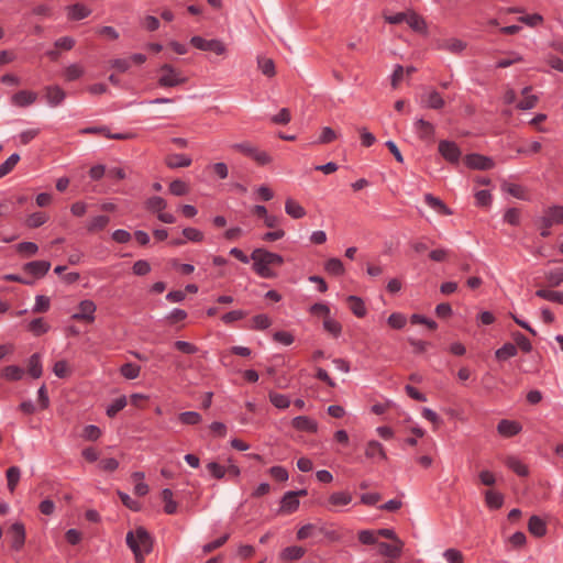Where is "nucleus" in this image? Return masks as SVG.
<instances>
[{"mask_svg":"<svg viewBox=\"0 0 563 563\" xmlns=\"http://www.w3.org/2000/svg\"><path fill=\"white\" fill-rule=\"evenodd\" d=\"M51 264L46 261L30 262L24 265V271L35 277H43L49 269Z\"/></svg>","mask_w":563,"mask_h":563,"instance_id":"dca6fc26","label":"nucleus"},{"mask_svg":"<svg viewBox=\"0 0 563 563\" xmlns=\"http://www.w3.org/2000/svg\"><path fill=\"white\" fill-rule=\"evenodd\" d=\"M38 247L33 242H22L18 244V251L25 255V256H32L37 252Z\"/></svg>","mask_w":563,"mask_h":563,"instance_id":"69168bd1","label":"nucleus"},{"mask_svg":"<svg viewBox=\"0 0 563 563\" xmlns=\"http://www.w3.org/2000/svg\"><path fill=\"white\" fill-rule=\"evenodd\" d=\"M254 271L263 278L275 277L273 267L280 266L284 260L276 253L268 252L264 249H255L251 254Z\"/></svg>","mask_w":563,"mask_h":563,"instance_id":"f257e3e1","label":"nucleus"},{"mask_svg":"<svg viewBox=\"0 0 563 563\" xmlns=\"http://www.w3.org/2000/svg\"><path fill=\"white\" fill-rule=\"evenodd\" d=\"M406 23L416 32H424V20L415 12H407Z\"/></svg>","mask_w":563,"mask_h":563,"instance_id":"cd10ccee","label":"nucleus"},{"mask_svg":"<svg viewBox=\"0 0 563 563\" xmlns=\"http://www.w3.org/2000/svg\"><path fill=\"white\" fill-rule=\"evenodd\" d=\"M358 540L364 544H377V533L372 530H362L358 532Z\"/></svg>","mask_w":563,"mask_h":563,"instance_id":"bf43d9fd","label":"nucleus"},{"mask_svg":"<svg viewBox=\"0 0 563 563\" xmlns=\"http://www.w3.org/2000/svg\"><path fill=\"white\" fill-rule=\"evenodd\" d=\"M506 465L512 470L515 473H517L519 476H526L528 475V468L526 465H523L517 457L515 456H508L505 460Z\"/></svg>","mask_w":563,"mask_h":563,"instance_id":"e433bc0d","label":"nucleus"},{"mask_svg":"<svg viewBox=\"0 0 563 563\" xmlns=\"http://www.w3.org/2000/svg\"><path fill=\"white\" fill-rule=\"evenodd\" d=\"M178 419L185 424H197L201 421V416L196 411H185L178 416Z\"/></svg>","mask_w":563,"mask_h":563,"instance_id":"864d4df0","label":"nucleus"},{"mask_svg":"<svg viewBox=\"0 0 563 563\" xmlns=\"http://www.w3.org/2000/svg\"><path fill=\"white\" fill-rule=\"evenodd\" d=\"M325 271L332 275H342L344 273V266L339 258H330L324 266Z\"/></svg>","mask_w":563,"mask_h":563,"instance_id":"c03bdc74","label":"nucleus"},{"mask_svg":"<svg viewBox=\"0 0 563 563\" xmlns=\"http://www.w3.org/2000/svg\"><path fill=\"white\" fill-rule=\"evenodd\" d=\"M501 190L517 199L529 200V192H528L527 188L519 184L503 180L501 181Z\"/></svg>","mask_w":563,"mask_h":563,"instance_id":"9b49d317","label":"nucleus"},{"mask_svg":"<svg viewBox=\"0 0 563 563\" xmlns=\"http://www.w3.org/2000/svg\"><path fill=\"white\" fill-rule=\"evenodd\" d=\"M20 161V156L18 154H12L4 163L0 165V178L8 175L14 166Z\"/></svg>","mask_w":563,"mask_h":563,"instance_id":"49530a36","label":"nucleus"},{"mask_svg":"<svg viewBox=\"0 0 563 563\" xmlns=\"http://www.w3.org/2000/svg\"><path fill=\"white\" fill-rule=\"evenodd\" d=\"M29 329L34 335H41L48 331L49 325L42 318H37L30 322Z\"/></svg>","mask_w":563,"mask_h":563,"instance_id":"a18cd8bd","label":"nucleus"},{"mask_svg":"<svg viewBox=\"0 0 563 563\" xmlns=\"http://www.w3.org/2000/svg\"><path fill=\"white\" fill-rule=\"evenodd\" d=\"M44 96L48 106L55 108L63 103L66 92L59 86L53 85L44 88Z\"/></svg>","mask_w":563,"mask_h":563,"instance_id":"6e6552de","label":"nucleus"},{"mask_svg":"<svg viewBox=\"0 0 563 563\" xmlns=\"http://www.w3.org/2000/svg\"><path fill=\"white\" fill-rule=\"evenodd\" d=\"M268 397L269 401L278 409H286L290 405L289 398L283 394L271 391Z\"/></svg>","mask_w":563,"mask_h":563,"instance_id":"a19ab883","label":"nucleus"},{"mask_svg":"<svg viewBox=\"0 0 563 563\" xmlns=\"http://www.w3.org/2000/svg\"><path fill=\"white\" fill-rule=\"evenodd\" d=\"M485 501L488 507L490 508H500L504 503V497L501 494L494 492V490H487L485 493Z\"/></svg>","mask_w":563,"mask_h":563,"instance_id":"58836bf2","label":"nucleus"},{"mask_svg":"<svg viewBox=\"0 0 563 563\" xmlns=\"http://www.w3.org/2000/svg\"><path fill=\"white\" fill-rule=\"evenodd\" d=\"M378 552L387 559H398L401 554L404 542L401 540L393 541V543L378 542Z\"/></svg>","mask_w":563,"mask_h":563,"instance_id":"1a4fd4ad","label":"nucleus"},{"mask_svg":"<svg viewBox=\"0 0 563 563\" xmlns=\"http://www.w3.org/2000/svg\"><path fill=\"white\" fill-rule=\"evenodd\" d=\"M517 354V346L511 343H506L500 349H498L495 353L498 360H507Z\"/></svg>","mask_w":563,"mask_h":563,"instance_id":"37998d69","label":"nucleus"},{"mask_svg":"<svg viewBox=\"0 0 563 563\" xmlns=\"http://www.w3.org/2000/svg\"><path fill=\"white\" fill-rule=\"evenodd\" d=\"M323 327L325 331L333 334L334 336H338L341 332V324L329 317L324 318Z\"/></svg>","mask_w":563,"mask_h":563,"instance_id":"680f3d73","label":"nucleus"},{"mask_svg":"<svg viewBox=\"0 0 563 563\" xmlns=\"http://www.w3.org/2000/svg\"><path fill=\"white\" fill-rule=\"evenodd\" d=\"M126 406V398L124 396L115 399L107 409L109 417H114L120 410Z\"/></svg>","mask_w":563,"mask_h":563,"instance_id":"6e6d98bb","label":"nucleus"},{"mask_svg":"<svg viewBox=\"0 0 563 563\" xmlns=\"http://www.w3.org/2000/svg\"><path fill=\"white\" fill-rule=\"evenodd\" d=\"M146 206L148 210L158 214L166 208L167 203L163 198L155 196L147 200Z\"/></svg>","mask_w":563,"mask_h":563,"instance_id":"09e8293b","label":"nucleus"},{"mask_svg":"<svg viewBox=\"0 0 563 563\" xmlns=\"http://www.w3.org/2000/svg\"><path fill=\"white\" fill-rule=\"evenodd\" d=\"M37 95L29 90H20L12 96V103L18 107H27L35 102Z\"/></svg>","mask_w":563,"mask_h":563,"instance_id":"4468645a","label":"nucleus"},{"mask_svg":"<svg viewBox=\"0 0 563 563\" xmlns=\"http://www.w3.org/2000/svg\"><path fill=\"white\" fill-rule=\"evenodd\" d=\"M47 216L43 212H34L26 219V225L30 228H38L47 221Z\"/></svg>","mask_w":563,"mask_h":563,"instance_id":"3c124183","label":"nucleus"},{"mask_svg":"<svg viewBox=\"0 0 563 563\" xmlns=\"http://www.w3.org/2000/svg\"><path fill=\"white\" fill-rule=\"evenodd\" d=\"M464 163L468 168L477 170H488L495 167L493 158L481 154L466 155L464 157Z\"/></svg>","mask_w":563,"mask_h":563,"instance_id":"39448f33","label":"nucleus"},{"mask_svg":"<svg viewBox=\"0 0 563 563\" xmlns=\"http://www.w3.org/2000/svg\"><path fill=\"white\" fill-rule=\"evenodd\" d=\"M299 494H306L305 490L299 492ZM299 506L298 493L289 492L287 493L282 500V509L287 512L295 511Z\"/></svg>","mask_w":563,"mask_h":563,"instance_id":"4be33fe9","label":"nucleus"},{"mask_svg":"<svg viewBox=\"0 0 563 563\" xmlns=\"http://www.w3.org/2000/svg\"><path fill=\"white\" fill-rule=\"evenodd\" d=\"M1 375L7 380L15 382L23 377L24 371L16 365H9L2 369Z\"/></svg>","mask_w":563,"mask_h":563,"instance_id":"c756f323","label":"nucleus"},{"mask_svg":"<svg viewBox=\"0 0 563 563\" xmlns=\"http://www.w3.org/2000/svg\"><path fill=\"white\" fill-rule=\"evenodd\" d=\"M9 533L12 537V547L15 550H20L25 542V529L20 522H15L11 526Z\"/></svg>","mask_w":563,"mask_h":563,"instance_id":"2eb2a0df","label":"nucleus"},{"mask_svg":"<svg viewBox=\"0 0 563 563\" xmlns=\"http://www.w3.org/2000/svg\"><path fill=\"white\" fill-rule=\"evenodd\" d=\"M207 468L210 472V474L217 479H222L227 474V467L216 462L208 463Z\"/></svg>","mask_w":563,"mask_h":563,"instance_id":"5fc2aeb1","label":"nucleus"},{"mask_svg":"<svg viewBox=\"0 0 563 563\" xmlns=\"http://www.w3.org/2000/svg\"><path fill=\"white\" fill-rule=\"evenodd\" d=\"M439 49L448 51L452 54H459L466 48V43L460 38L448 37L440 40L437 44Z\"/></svg>","mask_w":563,"mask_h":563,"instance_id":"9d476101","label":"nucleus"},{"mask_svg":"<svg viewBox=\"0 0 563 563\" xmlns=\"http://www.w3.org/2000/svg\"><path fill=\"white\" fill-rule=\"evenodd\" d=\"M257 66L265 76L273 77L275 75V64L273 59L260 56L257 58Z\"/></svg>","mask_w":563,"mask_h":563,"instance_id":"c9c22d12","label":"nucleus"},{"mask_svg":"<svg viewBox=\"0 0 563 563\" xmlns=\"http://www.w3.org/2000/svg\"><path fill=\"white\" fill-rule=\"evenodd\" d=\"M529 532L536 537H543L547 532L544 521L538 516H532L528 522Z\"/></svg>","mask_w":563,"mask_h":563,"instance_id":"a878e982","label":"nucleus"},{"mask_svg":"<svg viewBox=\"0 0 563 563\" xmlns=\"http://www.w3.org/2000/svg\"><path fill=\"white\" fill-rule=\"evenodd\" d=\"M190 44L198 49L210 51L217 55H223L227 52L224 43L219 40H205L201 36H192Z\"/></svg>","mask_w":563,"mask_h":563,"instance_id":"20e7f679","label":"nucleus"},{"mask_svg":"<svg viewBox=\"0 0 563 563\" xmlns=\"http://www.w3.org/2000/svg\"><path fill=\"white\" fill-rule=\"evenodd\" d=\"M547 280L550 286L556 287L563 282V268H555L545 274Z\"/></svg>","mask_w":563,"mask_h":563,"instance_id":"de8ad7c7","label":"nucleus"},{"mask_svg":"<svg viewBox=\"0 0 563 563\" xmlns=\"http://www.w3.org/2000/svg\"><path fill=\"white\" fill-rule=\"evenodd\" d=\"M49 309V298L46 296L38 295L35 298V306L33 311L36 313L46 312Z\"/></svg>","mask_w":563,"mask_h":563,"instance_id":"13d9d810","label":"nucleus"},{"mask_svg":"<svg viewBox=\"0 0 563 563\" xmlns=\"http://www.w3.org/2000/svg\"><path fill=\"white\" fill-rule=\"evenodd\" d=\"M126 544L133 552L135 562L144 563L145 555L153 549V539L143 527H137L134 531L128 532Z\"/></svg>","mask_w":563,"mask_h":563,"instance_id":"f03ea898","label":"nucleus"},{"mask_svg":"<svg viewBox=\"0 0 563 563\" xmlns=\"http://www.w3.org/2000/svg\"><path fill=\"white\" fill-rule=\"evenodd\" d=\"M253 328L256 330H264L272 323L271 319L266 314H257L252 319Z\"/></svg>","mask_w":563,"mask_h":563,"instance_id":"052dcab7","label":"nucleus"},{"mask_svg":"<svg viewBox=\"0 0 563 563\" xmlns=\"http://www.w3.org/2000/svg\"><path fill=\"white\" fill-rule=\"evenodd\" d=\"M536 295L540 298L563 305V292L547 289L537 290Z\"/></svg>","mask_w":563,"mask_h":563,"instance_id":"79ce46f5","label":"nucleus"},{"mask_svg":"<svg viewBox=\"0 0 563 563\" xmlns=\"http://www.w3.org/2000/svg\"><path fill=\"white\" fill-rule=\"evenodd\" d=\"M422 101L423 103L430 108V109H441L444 107V100L443 98L441 97V95L435 91V90H430L428 91L423 97H422Z\"/></svg>","mask_w":563,"mask_h":563,"instance_id":"412c9836","label":"nucleus"},{"mask_svg":"<svg viewBox=\"0 0 563 563\" xmlns=\"http://www.w3.org/2000/svg\"><path fill=\"white\" fill-rule=\"evenodd\" d=\"M285 211L294 219H301L306 216V210L296 200L288 198L285 202Z\"/></svg>","mask_w":563,"mask_h":563,"instance_id":"393cba45","label":"nucleus"},{"mask_svg":"<svg viewBox=\"0 0 563 563\" xmlns=\"http://www.w3.org/2000/svg\"><path fill=\"white\" fill-rule=\"evenodd\" d=\"M347 303H349L350 309L356 317L362 318L365 316L366 309H365L364 302L361 298L355 297V296H350L347 298Z\"/></svg>","mask_w":563,"mask_h":563,"instance_id":"72a5a7b5","label":"nucleus"},{"mask_svg":"<svg viewBox=\"0 0 563 563\" xmlns=\"http://www.w3.org/2000/svg\"><path fill=\"white\" fill-rule=\"evenodd\" d=\"M514 340L519 349H521L523 352H530L532 349V345L530 341L520 332L514 333Z\"/></svg>","mask_w":563,"mask_h":563,"instance_id":"e2e57ef3","label":"nucleus"},{"mask_svg":"<svg viewBox=\"0 0 563 563\" xmlns=\"http://www.w3.org/2000/svg\"><path fill=\"white\" fill-rule=\"evenodd\" d=\"M69 20L79 21L91 14V10L82 3H75L66 8Z\"/></svg>","mask_w":563,"mask_h":563,"instance_id":"f3484780","label":"nucleus"},{"mask_svg":"<svg viewBox=\"0 0 563 563\" xmlns=\"http://www.w3.org/2000/svg\"><path fill=\"white\" fill-rule=\"evenodd\" d=\"M97 307L91 300H82L78 306V312L71 316V319L76 321H85L91 323L95 321V312Z\"/></svg>","mask_w":563,"mask_h":563,"instance_id":"0eeeda50","label":"nucleus"},{"mask_svg":"<svg viewBox=\"0 0 563 563\" xmlns=\"http://www.w3.org/2000/svg\"><path fill=\"white\" fill-rule=\"evenodd\" d=\"M338 137L336 133L329 126H325L321 131V135L318 140L320 144H328L333 142Z\"/></svg>","mask_w":563,"mask_h":563,"instance_id":"338daca9","label":"nucleus"},{"mask_svg":"<svg viewBox=\"0 0 563 563\" xmlns=\"http://www.w3.org/2000/svg\"><path fill=\"white\" fill-rule=\"evenodd\" d=\"M497 431L500 435L510 438L521 431V426L516 421L503 419L497 426Z\"/></svg>","mask_w":563,"mask_h":563,"instance_id":"ddd939ff","label":"nucleus"},{"mask_svg":"<svg viewBox=\"0 0 563 563\" xmlns=\"http://www.w3.org/2000/svg\"><path fill=\"white\" fill-rule=\"evenodd\" d=\"M7 486L10 493H13L19 484L21 471L18 466H11L7 470Z\"/></svg>","mask_w":563,"mask_h":563,"instance_id":"bb28decb","label":"nucleus"},{"mask_svg":"<svg viewBox=\"0 0 563 563\" xmlns=\"http://www.w3.org/2000/svg\"><path fill=\"white\" fill-rule=\"evenodd\" d=\"M365 455L367 457H374L375 455H378L383 460L387 459V455L385 453L383 445L375 440H372L367 443V446L365 450Z\"/></svg>","mask_w":563,"mask_h":563,"instance_id":"7c9ffc66","label":"nucleus"},{"mask_svg":"<svg viewBox=\"0 0 563 563\" xmlns=\"http://www.w3.org/2000/svg\"><path fill=\"white\" fill-rule=\"evenodd\" d=\"M53 372L57 377L66 378L70 374V367L66 361L62 360L54 364Z\"/></svg>","mask_w":563,"mask_h":563,"instance_id":"603ef678","label":"nucleus"},{"mask_svg":"<svg viewBox=\"0 0 563 563\" xmlns=\"http://www.w3.org/2000/svg\"><path fill=\"white\" fill-rule=\"evenodd\" d=\"M161 76L158 78V85L164 88L176 87L187 81V78L183 73L176 69L170 64H164L159 67Z\"/></svg>","mask_w":563,"mask_h":563,"instance_id":"7ed1b4c3","label":"nucleus"},{"mask_svg":"<svg viewBox=\"0 0 563 563\" xmlns=\"http://www.w3.org/2000/svg\"><path fill=\"white\" fill-rule=\"evenodd\" d=\"M415 130L418 136L424 141H431L434 134V126L423 119H419L415 123Z\"/></svg>","mask_w":563,"mask_h":563,"instance_id":"a211bd4d","label":"nucleus"},{"mask_svg":"<svg viewBox=\"0 0 563 563\" xmlns=\"http://www.w3.org/2000/svg\"><path fill=\"white\" fill-rule=\"evenodd\" d=\"M169 190L175 196H184L188 192V187L184 181L176 179L169 185Z\"/></svg>","mask_w":563,"mask_h":563,"instance_id":"0e129e2a","label":"nucleus"},{"mask_svg":"<svg viewBox=\"0 0 563 563\" xmlns=\"http://www.w3.org/2000/svg\"><path fill=\"white\" fill-rule=\"evenodd\" d=\"M352 501V495L347 492H336L329 496L331 506H346Z\"/></svg>","mask_w":563,"mask_h":563,"instance_id":"c85d7f7f","label":"nucleus"},{"mask_svg":"<svg viewBox=\"0 0 563 563\" xmlns=\"http://www.w3.org/2000/svg\"><path fill=\"white\" fill-rule=\"evenodd\" d=\"M63 75L66 81H74L84 75V68L79 64H71L64 69Z\"/></svg>","mask_w":563,"mask_h":563,"instance_id":"f704fd0d","label":"nucleus"},{"mask_svg":"<svg viewBox=\"0 0 563 563\" xmlns=\"http://www.w3.org/2000/svg\"><path fill=\"white\" fill-rule=\"evenodd\" d=\"M27 373L33 378H40L43 374L41 355L38 353L33 354L27 362Z\"/></svg>","mask_w":563,"mask_h":563,"instance_id":"5701e85b","label":"nucleus"},{"mask_svg":"<svg viewBox=\"0 0 563 563\" xmlns=\"http://www.w3.org/2000/svg\"><path fill=\"white\" fill-rule=\"evenodd\" d=\"M162 500L164 501V510L168 515H173L177 510V503L173 499V492L168 488L163 489Z\"/></svg>","mask_w":563,"mask_h":563,"instance_id":"2f4dec72","label":"nucleus"},{"mask_svg":"<svg viewBox=\"0 0 563 563\" xmlns=\"http://www.w3.org/2000/svg\"><path fill=\"white\" fill-rule=\"evenodd\" d=\"M292 427L299 431L316 432L318 429L317 422L306 416H299L292 419Z\"/></svg>","mask_w":563,"mask_h":563,"instance_id":"6ab92c4d","label":"nucleus"},{"mask_svg":"<svg viewBox=\"0 0 563 563\" xmlns=\"http://www.w3.org/2000/svg\"><path fill=\"white\" fill-rule=\"evenodd\" d=\"M108 223L109 218L107 216H97L89 221L87 230L89 232H98L103 230L108 225Z\"/></svg>","mask_w":563,"mask_h":563,"instance_id":"4c0bfd02","label":"nucleus"},{"mask_svg":"<svg viewBox=\"0 0 563 563\" xmlns=\"http://www.w3.org/2000/svg\"><path fill=\"white\" fill-rule=\"evenodd\" d=\"M165 162L169 168L188 167L191 164V158L184 154H170Z\"/></svg>","mask_w":563,"mask_h":563,"instance_id":"b1692460","label":"nucleus"},{"mask_svg":"<svg viewBox=\"0 0 563 563\" xmlns=\"http://www.w3.org/2000/svg\"><path fill=\"white\" fill-rule=\"evenodd\" d=\"M439 153L442 157L451 164H456L462 155L459 146L451 141L442 140L439 142Z\"/></svg>","mask_w":563,"mask_h":563,"instance_id":"423d86ee","label":"nucleus"},{"mask_svg":"<svg viewBox=\"0 0 563 563\" xmlns=\"http://www.w3.org/2000/svg\"><path fill=\"white\" fill-rule=\"evenodd\" d=\"M545 227L563 223V206H553L544 211L542 217Z\"/></svg>","mask_w":563,"mask_h":563,"instance_id":"f8f14e48","label":"nucleus"},{"mask_svg":"<svg viewBox=\"0 0 563 563\" xmlns=\"http://www.w3.org/2000/svg\"><path fill=\"white\" fill-rule=\"evenodd\" d=\"M82 438L89 441H96L101 435V430L97 426L89 424L82 430Z\"/></svg>","mask_w":563,"mask_h":563,"instance_id":"4d7b16f0","label":"nucleus"},{"mask_svg":"<svg viewBox=\"0 0 563 563\" xmlns=\"http://www.w3.org/2000/svg\"><path fill=\"white\" fill-rule=\"evenodd\" d=\"M306 550L301 547H288L283 550L280 558L285 561H295L302 558Z\"/></svg>","mask_w":563,"mask_h":563,"instance_id":"473e14b6","label":"nucleus"},{"mask_svg":"<svg viewBox=\"0 0 563 563\" xmlns=\"http://www.w3.org/2000/svg\"><path fill=\"white\" fill-rule=\"evenodd\" d=\"M80 133H84V134H102V135L107 136L108 139H112V140H126V139H130L129 134H123V133L112 134V133H110L107 126L85 128V129H82L80 131Z\"/></svg>","mask_w":563,"mask_h":563,"instance_id":"aec40b11","label":"nucleus"},{"mask_svg":"<svg viewBox=\"0 0 563 563\" xmlns=\"http://www.w3.org/2000/svg\"><path fill=\"white\" fill-rule=\"evenodd\" d=\"M443 556L448 561V563H463V554L455 550L449 549L443 553Z\"/></svg>","mask_w":563,"mask_h":563,"instance_id":"774afa93","label":"nucleus"},{"mask_svg":"<svg viewBox=\"0 0 563 563\" xmlns=\"http://www.w3.org/2000/svg\"><path fill=\"white\" fill-rule=\"evenodd\" d=\"M140 369V366L132 363H126L121 366L120 372L125 378L134 379L139 376Z\"/></svg>","mask_w":563,"mask_h":563,"instance_id":"8fccbe9b","label":"nucleus"},{"mask_svg":"<svg viewBox=\"0 0 563 563\" xmlns=\"http://www.w3.org/2000/svg\"><path fill=\"white\" fill-rule=\"evenodd\" d=\"M424 201L431 208L437 209L444 214H451L450 209L439 198L432 196L431 194H427L424 196Z\"/></svg>","mask_w":563,"mask_h":563,"instance_id":"ea45409f","label":"nucleus"}]
</instances>
